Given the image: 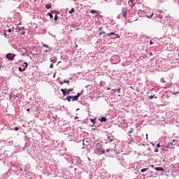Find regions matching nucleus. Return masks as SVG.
I'll return each instance as SVG.
<instances>
[{
    "instance_id": "nucleus-17",
    "label": "nucleus",
    "mask_w": 179,
    "mask_h": 179,
    "mask_svg": "<svg viewBox=\"0 0 179 179\" xmlns=\"http://www.w3.org/2000/svg\"><path fill=\"white\" fill-rule=\"evenodd\" d=\"M48 15L50 16V19H52V17H54V15H52V13H48Z\"/></svg>"
},
{
    "instance_id": "nucleus-50",
    "label": "nucleus",
    "mask_w": 179,
    "mask_h": 179,
    "mask_svg": "<svg viewBox=\"0 0 179 179\" xmlns=\"http://www.w3.org/2000/svg\"><path fill=\"white\" fill-rule=\"evenodd\" d=\"M178 57H179V53H178Z\"/></svg>"
},
{
    "instance_id": "nucleus-30",
    "label": "nucleus",
    "mask_w": 179,
    "mask_h": 179,
    "mask_svg": "<svg viewBox=\"0 0 179 179\" xmlns=\"http://www.w3.org/2000/svg\"><path fill=\"white\" fill-rule=\"evenodd\" d=\"M43 47H45L46 48H49L48 45H45V43H43Z\"/></svg>"
},
{
    "instance_id": "nucleus-3",
    "label": "nucleus",
    "mask_w": 179,
    "mask_h": 179,
    "mask_svg": "<svg viewBox=\"0 0 179 179\" xmlns=\"http://www.w3.org/2000/svg\"><path fill=\"white\" fill-rule=\"evenodd\" d=\"M127 13H128V9L123 8L122 10V13L119 15V18L127 17Z\"/></svg>"
},
{
    "instance_id": "nucleus-4",
    "label": "nucleus",
    "mask_w": 179,
    "mask_h": 179,
    "mask_svg": "<svg viewBox=\"0 0 179 179\" xmlns=\"http://www.w3.org/2000/svg\"><path fill=\"white\" fill-rule=\"evenodd\" d=\"M72 90H73V89H61V92H62L64 96H67V94H69Z\"/></svg>"
},
{
    "instance_id": "nucleus-26",
    "label": "nucleus",
    "mask_w": 179,
    "mask_h": 179,
    "mask_svg": "<svg viewBox=\"0 0 179 179\" xmlns=\"http://www.w3.org/2000/svg\"><path fill=\"white\" fill-rule=\"evenodd\" d=\"M153 13L152 14H151V15H147V17L148 18V19H152V17H153Z\"/></svg>"
},
{
    "instance_id": "nucleus-38",
    "label": "nucleus",
    "mask_w": 179,
    "mask_h": 179,
    "mask_svg": "<svg viewBox=\"0 0 179 179\" xmlns=\"http://www.w3.org/2000/svg\"><path fill=\"white\" fill-rule=\"evenodd\" d=\"M15 131H19V127H15Z\"/></svg>"
},
{
    "instance_id": "nucleus-31",
    "label": "nucleus",
    "mask_w": 179,
    "mask_h": 179,
    "mask_svg": "<svg viewBox=\"0 0 179 179\" xmlns=\"http://www.w3.org/2000/svg\"><path fill=\"white\" fill-rule=\"evenodd\" d=\"M155 97V95L149 96V99L152 100Z\"/></svg>"
},
{
    "instance_id": "nucleus-39",
    "label": "nucleus",
    "mask_w": 179,
    "mask_h": 179,
    "mask_svg": "<svg viewBox=\"0 0 179 179\" xmlns=\"http://www.w3.org/2000/svg\"><path fill=\"white\" fill-rule=\"evenodd\" d=\"M64 81L63 82L62 81H59V84L60 85H64Z\"/></svg>"
},
{
    "instance_id": "nucleus-23",
    "label": "nucleus",
    "mask_w": 179,
    "mask_h": 179,
    "mask_svg": "<svg viewBox=\"0 0 179 179\" xmlns=\"http://www.w3.org/2000/svg\"><path fill=\"white\" fill-rule=\"evenodd\" d=\"M99 34V36H102V34H106V31H101Z\"/></svg>"
},
{
    "instance_id": "nucleus-41",
    "label": "nucleus",
    "mask_w": 179,
    "mask_h": 179,
    "mask_svg": "<svg viewBox=\"0 0 179 179\" xmlns=\"http://www.w3.org/2000/svg\"><path fill=\"white\" fill-rule=\"evenodd\" d=\"M101 29H103V27H101L99 29V31H100L101 30Z\"/></svg>"
},
{
    "instance_id": "nucleus-36",
    "label": "nucleus",
    "mask_w": 179,
    "mask_h": 179,
    "mask_svg": "<svg viewBox=\"0 0 179 179\" xmlns=\"http://www.w3.org/2000/svg\"><path fill=\"white\" fill-rule=\"evenodd\" d=\"M57 13V10H52L50 13H53V14H55Z\"/></svg>"
},
{
    "instance_id": "nucleus-22",
    "label": "nucleus",
    "mask_w": 179,
    "mask_h": 179,
    "mask_svg": "<svg viewBox=\"0 0 179 179\" xmlns=\"http://www.w3.org/2000/svg\"><path fill=\"white\" fill-rule=\"evenodd\" d=\"M50 51H51V48H48L47 50H44L45 52H50Z\"/></svg>"
},
{
    "instance_id": "nucleus-12",
    "label": "nucleus",
    "mask_w": 179,
    "mask_h": 179,
    "mask_svg": "<svg viewBox=\"0 0 179 179\" xmlns=\"http://www.w3.org/2000/svg\"><path fill=\"white\" fill-rule=\"evenodd\" d=\"M134 138H129V142H128L129 145L134 143Z\"/></svg>"
},
{
    "instance_id": "nucleus-21",
    "label": "nucleus",
    "mask_w": 179,
    "mask_h": 179,
    "mask_svg": "<svg viewBox=\"0 0 179 179\" xmlns=\"http://www.w3.org/2000/svg\"><path fill=\"white\" fill-rule=\"evenodd\" d=\"M90 13H92V15H94V13H97V11L95 10H91Z\"/></svg>"
},
{
    "instance_id": "nucleus-42",
    "label": "nucleus",
    "mask_w": 179,
    "mask_h": 179,
    "mask_svg": "<svg viewBox=\"0 0 179 179\" xmlns=\"http://www.w3.org/2000/svg\"><path fill=\"white\" fill-rule=\"evenodd\" d=\"M155 43L152 42V41H150V44H154Z\"/></svg>"
},
{
    "instance_id": "nucleus-11",
    "label": "nucleus",
    "mask_w": 179,
    "mask_h": 179,
    "mask_svg": "<svg viewBox=\"0 0 179 179\" xmlns=\"http://www.w3.org/2000/svg\"><path fill=\"white\" fill-rule=\"evenodd\" d=\"M71 99H73V101H75V100L76 101H77V100H79V98H78V96L76 95V96H71Z\"/></svg>"
},
{
    "instance_id": "nucleus-34",
    "label": "nucleus",
    "mask_w": 179,
    "mask_h": 179,
    "mask_svg": "<svg viewBox=\"0 0 179 179\" xmlns=\"http://www.w3.org/2000/svg\"><path fill=\"white\" fill-rule=\"evenodd\" d=\"M50 69H51V68H54V64H53L52 63L50 64Z\"/></svg>"
},
{
    "instance_id": "nucleus-33",
    "label": "nucleus",
    "mask_w": 179,
    "mask_h": 179,
    "mask_svg": "<svg viewBox=\"0 0 179 179\" xmlns=\"http://www.w3.org/2000/svg\"><path fill=\"white\" fill-rule=\"evenodd\" d=\"M55 21L58 20V15H56L55 16Z\"/></svg>"
},
{
    "instance_id": "nucleus-37",
    "label": "nucleus",
    "mask_w": 179,
    "mask_h": 179,
    "mask_svg": "<svg viewBox=\"0 0 179 179\" xmlns=\"http://www.w3.org/2000/svg\"><path fill=\"white\" fill-rule=\"evenodd\" d=\"M155 153H157V152H159V148H156V149L155 150Z\"/></svg>"
},
{
    "instance_id": "nucleus-45",
    "label": "nucleus",
    "mask_w": 179,
    "mask_h": 179,
    "mask_svg": "<svg viewBox=\"0 0 179 179\" xmlns=\"http://www.w3.org/2000/svg\"><path fill=\"white\" fill-rule=\"evenodd\" d=\"M27 111H30V108H28V109L27 110Z\"/></svg>"
},
{
    "instance_id": "nucleus-15",
    "label": "nucleus",
    "mask_w": 179,
    "mask_h": 179,
    "mask_svg": "<svg viewBox=\"0 0 179 179\" xmlns=\"http://www.w3.org/2000/svg\"><path fill=\"white\" fill-rule=\"evenodd\" d=\"M18 71H20V72H23V71H26V68H24V69H22V67H19V68H18Z\"/></svg>"
},
{
    "instance_id": "nucleus-18",
    "label": "nucleus",
    "mask_w": 179,
    "mask_h": 179,
    "mask_svg": "<svg viewBox=\"0 0 179 179\" xmlns=\"http://www.w3.org/2000/svg\"><path fill=\"white\" fill-rule=\"evenodd\" d=\"M72 96H66V100L69 101H71V99H72Z\"/></svg>"
},
{
    "instance_id": "nucleus-2",
    "label": "nucleus",
    "mask_w": 179,
    "mask_h": 179,
    "mask_svg": "<svg viewBox=\"0 0 179 179\" xmlns=\"http://www.w3.org/2000/svg\"><path fill=\"white\" fill-rule=\"evenodd\" d=\"M177 145V140L173 139L171 142H169L167 145L169 149H173L174 146Z\"/></svg>"
},
{
    "instance_id": "nucleus-27",
    "label": "nucleus",
    "mask_w": 179,
    "mask_h": 179,
    "mask_svg": "<svg viewBox=\"0 0 179 179\" xmlns=\"http://www.w3.org/2000/svg\"><path fill=\"white\" fill-rule=\"evenodd\" d=\"M134 133V129H130L129 131V134H133Z\"/></svg>"
},
{
    "instance_id": "nucleus-35",
    "label": "nucleus",
    "mask_w": 179,
    "mask_h": 179,
    "mask_svg": "<svg viewBox=\"0 0 179 179\" xmlns=\"http://www.w3.org/2000/svg\"><path fill=\"white\" fill-rule=\"evenodd\" d=\"M129 2L132 3V5H135V3H134V0H129Z\"/></svg>"
},
{
    "instance_id": "nucleus-46",
    "label": "nucleus",
    "mask_w": 179,
    "mask_h": 179,
    "mask_svg": "<svg viewBox=\"0 0 179 179\" xmlns=\"http://www.w3.org/2000/svg\"><path fill=\"white\" fill-rule=\"evenodd\" d=\"M107 90H110V88H107Z\"/></svg>"
},
{
    "instance_id": "nucleus-29",
    "label": "nucleus",
    "mask_w": 179,
    "mask_h": 179,
    "mask_svg": "<svg viewBox=\"0 0 179 179\" xmlns=\"http://www.w3.org/2000/svg\"><path fill=\"white\" fill-rule=\"evenodd\" d=\"M27 66H28L27 62H24L23 66H24L25 69L27 68Z\"/></svg>"
},
{
    "instance_id": "nucleus-32",
    "label": "nucleus",
    "mask_w": 179,
    "mask_h": 179,
    "mask_svg": "<svg viewBox=\"0 0 179 179\" xmlns=\"http://www.w3.org/2000/svg\"><path fill=\"white\" fill-rule=\"evenodd\" d=\"M8 33H12V31H13V29H8Z\"/></svg>"
},
{
    "instance_id": "nucleus-47",
    "label": "nucleus",
    "mask_w": 179,
    "mask_h": 179,
    "mask_svg": "<svg viewBox=\"0 0 179 179\" xmlns=\"http://www.w3.org/2000/svg\"><path fill=\"white\" fill-rule=\"evenodd\" d=\"M76 47L78 48V45H76Z\"/></svg>"
},
{
    "instance_id": "nucleus-20",
    "label": "nucleus",
    "mask_w": 179,
    "mask_h": 179,
    "mask_svg": "<svg viewBox=\"0 0 179 179\" xmlns=\"http://www.w3.org/2000/svg\"><path fill=\"white\" fill-rule=\"evenodd\" d=\"M64 83H66V85H68L69 86V85H71V83H69V80H64Z\"/></svg>"
},
{
    "instance_id": "nucleus-44",
    "label": "nucleus",
    "mask_w": 179,
    "mask_h": 179,
    "mask_svg": "<svg viewBox=\"0 0 179 179\" xmlns=\"http://www.w3.org/2000/svg\"><path fill=\"white\" fill-rule=\"evenodd\" d=\"M20 24H22V22H20V23L17 24V26H20Z\"/></svg>"
},
{
    "instance_id": "nucleus-7",
    "label": "nucleus",
    "mask_w": 179,
    "mask_h": 179,
    "mask_svg": "<svg viewBox=\"0 0 179 179\" xmlns=\"http://www.w3.org/2000/svg\"><path fill=\"white\" fill-rule=\"evenodd\" d=\"M113 34H115L116 36L113 38H120V35L118 34H115V32H110V33H108L106 34V36H112Z\"/></svg>"
},
{
    "instance_id": "nucleus-40",
    "label": "nucleus",
    "mask_w": 179,
    "mask_h": 179,
    "mask_svg": "<svg viewBox=\"0 0 179 179\" xmlns=\"http://www.w3.org/2000/svg\"><path fill=\"white\" fill-rule=\"evenodd\" d=\"M157 148H160V144H159V143H158V144L157 145Z\"/></svg>"
},
{
    "instance_id": "nucleus-9",
    "label": "nucleus",
    "mask_w": 179,
    "mask_h": 179,
    "mask_svg": "<svg viewBox=\"0 0 179 179\" xmlns=\"http://www.w3.org/2000/svg\"><path fill=\"white\" fill-rule=\"evenodd\" d=\"M157 171H164L163 167H156L155 168Z\"/></svg>"
},
{
    "instance_id": "nucleus-24",
    "label": "nucleus",
    "mask_w": 179,
    "mask_h": 179,
    "mask_svg": "<svg viewBox=\"0 0 179 179\" xmlns=\"http://www.w3.org/2000/svg\"><path fill=\"white\" fill-rule=\"evenodd\" d=\"M82 93H83V91H82L81 93H78L76 96L79 99V97L82 96Z\"/></svg>"
},
{
    "instance_id": "nucleus-14",
    "label": "nucleus",
    "mask_w": 179,
    "mask_h": 179,
    "mask_svg": "<svg viewBox=\"0 0 179 179\" xmlns=\"http://www.w3.org/2000/svg\"><path fill=\"white\" fill-rule=\"evenodd\" d=\"M46 9H51V3L45 4Z\"/></svg>"
},
{
    "instance_id": "nucleus-43",
    "label": "nucleus",
    "mask_w": 179,
    "mask_h": 179,
    "mask_svg": "<svg viewBox=\"0 0 179 179\" xmlns=\"http://www.w3.org/2000/svg\"><path fill=\"white\" fill-rule=\"evenodd\" d=\"M78 118H79L78 116H76V117H75V120H78Z\"/></svg>"
},
{
    "instance_id": "nucleus-28",
    "label": "nucleus",
    "mask_w": 179,
    "mask_h": 179,
    "mask_svg": "<svg viewBox=\"0 0 179 179\" xmlns=\"http://www.w3.org/2000/svg\"><path fill=\"white\" fill-rule=\"evenodd\" d=\"M113 150H114V149H107L106 150V152L108 153V152H113Z\"/></svg>"
},
{
    "instance_id": "nucleus-5",
    "label": "nucleus",
    "mask_w": 179,
    "mask_h": 179,
    "mask_svg": "<svg viewBox=\"0 0 179 179\" xmlns=\"http://www.w3.org/2000/svg\"><path fill=\"white\" fill-rule=\"evenodd\" d=\"M6 57L8 59H10V61H13V59H15V57H16V55L13 53H8Z\"/></svg>"
},
{
    "instance_id": "nucleus-49",
    "label": "nucleus",
    "mask_w": 179,
    "mask_h": 179,
    "mask_svg": "<svg viewBox=\"0 0 179 179\" xmlns=\"http://www.w3.org/2000/svg\"><path fill=\"white\" fill-rule=\"evenodd\" d=\"M152 167H154V165H152Z\"/></svg>"
},
{
    "instance_id": "nucleus-16",
    "label": "nucleus",
    "mask_w": 179,
    "mask_h": 179,
    "mask_svg": "<svg viewBox=\"0 0 179 179\" xmlns=\"http://www.w3.org/2000/svg\"><path fill=\"white\" fill-rule=\"evenodd\" d=\"M106 121H107V118H106L105 117H103L101 118V122H104Z\"/></svg>"
},
{
    "instance_id": "nucleus-13",
    "label": "nucleus",
    "mask_w": 179,
    "mask_h": 179,
    "mask_svg": "<svg viewBox=\"0 0 179 179\" xmlns=\"http://www.w3.org/2000/svg\"><path fill=\"white\" fill-rule=\"evenodd\" d=\"M161 83H166V82H167V80H166V78H162L160 80Z\"/></svg>"
},
{
    "instance_id": "nucleus-48",
    "label": "nucleus",
    "mask_w": 179,
    "mask_h": 179,
    "mask_svg": "<svg viewBox=\"0 0 179 179\" xmlns=\"http://www.w3.org/2000/svg\"><path fill=\"white\" fill-rule=\"evenodd\" d=\"M60 63H61V62H58V64H60Z\"/></svg>"
},
{
    "instance_id": "nucleus-10",
    "label": "nucleus",
    "mask_w": 179,
    "mask_h": 179,
    "mask_svg": "<svg viewBox=\"0 0 179 179\" xmlns=\"http://www.w3.org/2000/svg\"><path fill=\"white\" fill-rule=\"evenodd\" d=\"M112 92H113V93H117V92H118L120 93V92H121V88L119 89H113Z\"/></svg>"
},
{
    "instance_id": "nucleus-1",
    "label": "nucleus",
    "mask_w": 179,
    "mask_h": 179,
    "mask_svg": "<svg viewBox=\"0 0 179 179\" xmlns=\"http://www.w3.org/2000/svg\"><path fill=\"white\" fill-rule=\"evenodd\" d=\"M104 149H103V145H101V144H100V143H96V147L95 148L94 152L96 153V155H103L104 154Z\"/></svg>"
},
{
    "instance_id": "nucleus-25",
    "label": "nucleus",
    "mask_w": 179,
    "mask_h": 179,
    "mask_svg": "<svg viewBox=\"0 0 179 179\" xmlns=\"http://www.w3.org/2000/svg\"><path fill=\"white\" fill-rule=\"evenodd\" d=\"M148 169H143L141 170V173H145V171H148Z\"/></svg>"
},
{
    "instance_id": "nucleus-6",
    "label": "nucleus",
    "mask_w": 179,
    "mask_h": 179,
    "mask_svg": "<svg viewBox=\"0 0 179 179\" xmlns=\"http://www.w3.org/2000/svg\"><path fill=\"white\" fill-rule=\"evenodd\" d=\"M106 141L107 142L106 143H111V142H114V141H115V137L108 136Z\"/></svg>"
},
{
    "instance_id": "nucleus-8",
    "label": "nucleus",
    "mask_w": 179,
    "mask_h": 179,
    "mask_svg": "<svg viewBox=\"0 0 179 179\" xmlns=\"http://www.w3.org/2000/svg\"><path fill=\"white\" fill-rule=\"evenodd\" d=\"M57 61H58V59L57 57H54V59H50V62H52V64H57Z\"/></svg>"
},
{
    "instance_id": "nucleus-19",
    "label": "nucleus",
    "mask_w": 179,
    "mask_h": 179,
    "mask_svg": "<svg viewBox=\"0 0 179 179\" xmlns=\"http://www.w3.org/2000/svg\"><path fill=\"white\" fill-rule=\"evenodd\" d=\"M75 12V9L74 8H71L70 11H69V13H70V15H72V13H73Z\"/></svg>"
}]
</instances>
